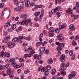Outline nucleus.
Here are the masks:
<instances>
[{
  "label": "nucleus",
  "instance_id": "obj_1",
  "mask_svg": "<svg viewBox=\"0 0 79 79\" xmlns=\"http://www.w3.org/2000/svg\"><path fill=\"white\" fill-rule=\"evenodd\" d=\"M15 45L16 44L14 43H12V42L11 41L7 43V47H8L9 48H13V47H15Z\"/></svg>",
  "mask_w": 79,
  "mask_h": 79
},
{
  "label": "nucleus",
  "instance_id": "obj_2",
  "mask_svg": "<svg viewBox=\"0 0 79 79\" xmlns=\"http://www.w3.org/2000/svg\"><path fill=\"white\" fill-rule=\"evenodd\" d=\"M76 76V73L74 71H72L71 73L69 75V79H71L73 77H74Z\"/></svg>",
  "mask_w": 79,
  "mask_h": 79
},
{
  "label": "nucleus",
  "instance_id": "obj_3",
  "mask_svg": "<svg viewBox=\"0 0 79 79\" xmlns=\"http://www.w3.org/2000/svg\"><path fill=\"white\" fill-rule=\"evenodd\" d=\"M17 6H18V8H19V9H21V8L24 5L23 4V2H19L17 3Z\"/></svg>",
  "mask_w": 79,
  "mask_h": 79
},
{
  "label": "nucleus",
  "instance_id": "obj_4",
  "mask_svg": "<svg viewBox=\"0 0 79 79\" xmlns=\"http://www.w3.org/2000/svg\"><path fill=\"white\" fill-rule=\"evenodd\" d=\"M62 34L60 33L59 35L57 36V38L58 39V40H64V37L62 36Z\"/></svg>",
  "mask_w": 79,
  "mask_h": 79
},
{
  "label": "nucleus",
  "instance_id": "obj_5",
  "mask_svg": "<svg viewBox=\"0 0 79 79\" xmlns=\"http://www.w3.org/2000/svg\"><path fill=\"white\" fill-rule=\"evenodd\" d=\"M67 27V25L66 23H64L63 25H60L59 27V29H63Z\"/></svg>",
  "mask_w": 79,
  "mask_h": 79
},
{
  "label": "nucleus",
  "instance_id": "obj_6",
  "mask_svg": "<svg viewBox=\"0 0 79 79\" xmlns=\"http://www.w3.org/2000/svg\"><path fill=\"white\" fill-rule=\"evenodd\" d=\"M65 58V55L62 54L60 56V60L62 63H63L64 61V59Z\"/></svg>",
  "mask_w": 79,
  "mask_h": 79
},
{
  "label": "nucleus",
  "instance_id": "obj_7",
  "mask_svg": "<svg viewBox=\"0 0 79 79\" xmlns=\"http://www.w3.org/2000/svg\"><path fill=\"white\" fill-rule=\"evenodd\" d=\"M66 13H68L69 14H73V11L71 8H69L67 9L66 10Z\"/></svg>",
  "mask_w": 79,
  "mask_h": 79
},
{
  "label": "nucleus",
  "instance_id": "obj_8",
  "mask_svg": "<svg viewBox=\"0 0 79 79\" xmlns=\"http://www.w3.org/2000/svg\"><path fill=\"white\" fill-rule=\"evenodd\" d=\"M7 74H8V75H10L11 74L13 73V71H11V69L10 68L7 69Z\"/></svg>",
  "mask_w": 79,
  "mask_h": 79
},
{
  "label": "nucleus",
  "instance_id": "obj_9",
  "mask_svg": "<svg viewBox=\"0 0 79 79\" xmlns=\"http://www.w3.org/2000/svg\"><path fill=\"white\" fill-rule=\"evenodd\" d=\"M11 22V20H9L7 21V23H6L5 24V25L4 26V27L5 28H6L5 27H8L10 26V23Z\"/></svg>",
  "mask_w": 79,
  "mask_h": 79
},
{
  "label": "nucleus",
  "instance_id": "obj_10",
  "mask_svg": "<svg viewBox=\"0 0 79 79\" xmlns=\"http://www.w3.org/2000/svg\"><path fill=\"white\" fill-rule=\"evenodd\" d=\"M32 50V48L30 47H28V48H24V51L26 52H27L29 51V50Z\"/></svg>",
  "mask_w": 79,
  "mask_h": 79
},
{
  "label": "nucleus",
  "instance_id": "obj_11",
  "mask_svg": "<svg viewBox=\"0 0 79 79\" xmlns=\"http://www.w3.org/2000/svg\"><path fill=\"white\" fill-rule=\"evenodd\" d=\"M27 21V20L25 19L24 20L22 21V22H20V25L22 26V25H24L26 24V22Z\"/></svg>",
  "mask_w": 79,
  "mask_h": 79
},
{
  "label": "nucleus",
  "instance_id": "obj_12",
  "mask_svg": "<svg viewBox=\"0 0 79 79\" xmlns=\"http://www.w3.org/2000/svg\"><path fill=\"white\" fill-rule=\"evenodd\" d=\"M1 56L3 57V58H5L6 56V54L4 53V51H2L1 52L0 56Z\"/></svg>",
  "mask_w": 79,
  "mask_h": 79
},
{
  "label": "nucleus",
  "instance_id": "obj_13",
  "mask_svg": "<svg viewBox=\"0 0 79 79\" xmlns=\"http://www.w3.org/2000/svg\"><path fill=\"white\" fill-rule=\"evenodd\" d=\"M30 4V1H27L26 2L25 4V6L26 7H27V6H29Z\"/></svg>",
  "mask_w": 79,
  "mask_h": 79
},
{
  "label": "nucleus",
  "instance_id": "obj_14",
  "mask_svg": "<svg viewBox=\"0 0 79 79\" xmlns=\"http://www.w3.org/2000/svg\"><path fill=\"white\" fill-rule=\"evenodd\" d=\"M45 50V47H41L39 49V51H40V52H44Z\"/></svg>",
  "mask_w": 79,
  "mask_h": 79
},
{
  "label": "nucleus",
  "instance_id": "obj_15",
  "mask_svg": "<svg viewBox=\"0 0 79 79\" xmlns=\"http://www.w3.org/2000/svg\"><path fill=\"white\" fill-rule=\"evenodd\" d=\"M13 42H19V40H18V38L17 37H15L12 40Z\"/></svg>",
  "mask_w": 79,
  "mask_h": 79
},
{
  "label": "nucleus",
  "instance_id": "obj_16",
  "mask_svg": "<svg viewBox=\"0 0 79 79\" xmlns=\"http://www.w3.org/2000/svg\"><path fill=\"white\" fill-rule=\"evenodd\" d=\"M69 29L70 31H74L75 28H74V25L73 24H71L70 25Z\"/></svg>",
  "mask_w": 79,
  "mask_h": 79
},
{
  "label": "nucleus",
  "instance_id": "obj_17",
  "mask_svg": "<svg viewBox=\"0 0 79 79\" xmlns=\"http://www.w3.org/2000/svg\"><path fill=\"white\" fill-rule=\"evenodd\" d=\"M49 31H51L52 32H53L55 31V28L53 27H51L49 29Z\"/></svg>",
  "mask_w": 79,
  "mask_h": 79
},
{
  "label": "nucleus",
  "instance_id": "obj_18",
  "mask_svg": "<svg viewBox=\"0 0 79 79\" xmlns=\"http://www.w3.org/2000/svg\"><path fill=\"white\" fill-rule=\"evenodd\" d=\"M27 17V15L26 14H23L21 15V18H24V19H25Z\"/></svg>",
  "mask_w": 79,
  "mask_h": 79
},
{
  "label": "nucleus",
  "instance_id": "obj_19",
  "mask_svg": "<svg viewBox=\"0 0 79 79\" xmlns=\"http://www.w3.org/2000/svg\"><path fill=\"white\" fill-rule=\"evenodd\" d=\"M48 64L53 63V60L52 59H49L48 60Z\"/></svg>",
  "mask_w": 79,
  "mask_h": 79
},
{
  "label": "nucleus",
  "instance_id": "obj_20",
  "mask_svg": "<svg viewBox=\"0 0 79 79\" xmlns=\"http://www.w3.org/2000/svg\"><path fill=\"white\" fill-rule=\"evenodd\" d=\"M11 27L13 30H14L16 28V25L15 24H13L11 26Z\"/></svg>",
  "mask_w": 79,
  "mask_h": 79
},
{
  "label": "nucleus",
  "instance_id": "obj_21",
  "mask_svg": "<svg viewBox=\"0 0 79 79\" xmlns=\"http://www.w3.org/2000/svg\"><path fill=\"white\" fill-rule=\"evenodd\" d=\"M31 57V54H26L25 56H24V57L25 58H27V57Z\"/></svg>",
  "mask_w": 79,
  "mask_h": 79
},
{
  "label": "nucleus",
  "instance_id": "obj_22",
  "mask_svg": "<svg viewBox=\"0 0 79 79\" xmlns=\"http://www.w3.org/2000/svg\"><path fill=\"white\" fill-rule=\"evenodd\" d=\"M10 37H11V36H10V35H9L7 37H5L4 38V40H8V39H10Z\"/></svg>",
  "mask_w": 79,
  "mask_h": 79
},
{
  "label": "nucleus",
  "instance_id": "obj_23",
  "mask_svg": "<svg viewBox=\"0 0 79 79\" xmlns=\"http://www.w3.org/2000/svg\"><path fill=\"white\" fill-rule=\"evenodd\" d=\"M56 49L58 52H59V51H61V50H62V49L61 48V47L59 46L56 48Z\"/></svg>",
  "mask_w": 79,
  "mask_h": 79
},
{
  "label": "nucleus",
  "instance_id": "obj_24",
  "mask_svg": "<svg viewBox=\"0 0 79 79\" xmlns=\"http://www.w3.org/2000/svg\"><path fill=\"white\" fill-rule=\"evenodd\" d=\"M40 14V12H36L35 13V14L34 15L35 16V17L37 16H39V15Z\"/></svg>",
  "mask_w": 79,
  "mask_h": 79
},
{
  "label": "nucleus",
  "instance_id": "obj_25",
  "mask_svg": "<svg viewBox=\"0 0 79 79\" xmlns=\"http://www.w3.org/2000/svg\"><path fill=\"white\" fill-rule=\"evenodd\" d=\"M40 69H41V72L42 73H44L45 71V70L44 69V68L42 67H40Z\"/></svg>",
  "mask_w": 79,
  "mask_h": 79
},
{
  "label": "nucleus",
  "instance_id": "obj_26",
  "mask_svg": "<svg viewBox=\"0 0 79 79\" xmlns=\"http://www.w3.org/2000/svg\"><path fill=\"white\" fill-rule=\"evenodd\" d=\"M56 70L55 69H52V75H54L55 74V73H56Z\"/></svg>",
  "mask_w": 79,
  "mask_h": 79
},
{
  "label": "nucleus",
  "instance_id": "obj_27",
  "mask_svg": "<svg viewBox=\"0 0 79 79\" xmlns=\"http://www.w3.org/2000/svg\"><path fill=\"white\" fill-rule=\"evenodd\" d=\"M72 44L73 45H74V46L77 45V43L75 40H73L72 41Z\"/></svg>",
  "mask_w": 79,
  "mask_h": 79
},
{
  "label": "nucleus",
  "instance_id": "obj_28",
  "mask_svg": "<svg viewBox=\"0 0 79 79\" xmlns=\"http://www.w3.org/2000/svg\"><path fill=\"white\" fill-rule=\"evenodd\" d=\"M59 47H61L62 48L64 47V44L63 43H60V44H59Z\"/></svg>",
  "mask_w": 79,
  "mask_h": 79
},
{
  "label": "nucleus",
  "instance_id": "obj_29",
  "mask_svg": "<svg viewBox=\"0 0 79 79\" xmlns=\"http://www.w3.org/2000/svg\"><path fill=\"white\" fill-rule=\"evenodd\" d=\"M4 3H3V2L1 3L0 4V8H3L4 6Z\"/></svg>",
  "mask_w": 79,
  "mask_h": 79
},
{
  "label": "nucleus",
  "instance_id": "obj_30",
  "mask_svg": "<svg viewBox=\"0 0 79 79\" xmlns=\"http://www.w3.org/2000/svg\"><path fill=\"white\" fill-rule=\"evenodd\" d=\"M61 16V14L60 12H57L56 13V16L57 18H60Z\"/></svg>",
  "mask_w": 79,
  "mask_h": 79
},
{
  "label": "nucleus",
  "instance_id": "obj_31",
  "mask_svg": "<svg viewBox=\"0 0 79 79\" xmlns=\"http://www.w3.org/2000/svg\"><path fill=\"white\" fill-rule=\"evenodd\" d=\"M56 10H55V9L52 10L51 11V13L52 15H53V14H55V13H56Z\"/></svg>",
  "mask_w": 79,
  "mask_h": 79
},
{
  "label": "nucleus",
  "instance_id": "obj_32",
  "mask_svg": "<svg viewBox=\"0 0 79 79\" xmlns=\"http://www.w3.org/2000/svg\"><path fill=\"white\" fill-rule=\"evenodd\" d=\"M16 65L17 64L16 63H15V62H13L12 63V65L14 67H16Z\"/></svg>",
  "mask_w": 79,
  "mask_h": 79
},
{
  "label": "nucleus",
  "instance_id": "obj_33",
  "mask_svg": "<svg viewBox=\"0 0 79 79\" xmlns=\"http://www.w3.org/2000/svg\"><path fill=\"white\" fill-rule=\"evenodd\" d=\"M61 74L63 76H65L66 74V72H64V71H62L61 72Z\"/></svg>",
  "mask_w": 79,
  "mask_h": 79
},
{
  "label": "nucleus",
  "instance_id": "obj_34",
  "mask_svg": "<svg viewBox=\"0 0 79 79\" xmlns=\"http://www.w3.org/2000/svg\"><path fill=\"white\" fill-rule=\"evenodd\" d=\"M5 69V66H4L0 65V70Z\"/></svg>",
  "mask_w": 79,
  "mask_h": 79
},
{
  "label": "nucleus",
  "instance_id": "obj_35",
  "mask_svg": "<svg viewBox=\"0 0 79 79\" xmlns=\"http://www.w3.org/2000/svg\"><path fill=\"white\" fill-rule=\"evenodd\" d=\"M44 74L45 76H47L49 74V71L48 70H47L45 72Z\"/></svg>",
  "mask_w": 79,
  "mask_h": 79
},
{
  "label": "nucleus",
  "instance_id": "obj_36",
  "mask_svg": "<svg viewBox=\"0 0 79 79\" xmlns=\"http://www.w3.org/2000/svg\"><path fill=\"white\" fill-rule=\"evenodd\" d=\"M69 54L70 56H72L73 55V51H70L69 52Z\"/></svg>",
  "mask_w": 79,
  "mask_h": 79
},
{
  "label": "nucleus",
  "instance_id": "obj_37",
  "mask_svg": "<svg viewBox=\"0 0 79 79\" xmlns=\"http://www.w3.org/2000/svg\"><path fill=\"white\" fill-rule=\"evenodd\" d=\"M61 70H63V71H65V70L66 69L65 68L64 66H62L61 67Z\"/></svg>",
  "mask_w": 79,
  "mask_h": 79
},
{
  "label": "nucleus",
  "instance_id": "obj_38",
  "mask_svg": "<svg viewBox=\"0 0 79 79\" xmlns=\"http://www.w3.org/2000/svg\"><path fill=\"white\" fill-rule=\"evenodd\" d=\"M34 20L35 21H39V18L37 17V16H36L34 18Z\"/></svg>",
  "mask_w": 79,
  "mask_h": 79
},
{
  "label": "nucleus",
  "instance_id": "obj_39",
  "mask_svg": "<svg viewBox=\"0 0 79 79\" xmlns=\"http://www.w3.org/2000/svg\"><path fill=\"white\" fill-rule=\"evenodd\" d=\"M23 39V36H19L18 37V40H22Z\"/></svg>",
  "mask_w": 79,
  "mask_h": 79
},
{
  "label": "nucleus",
  "instance_id": "obj_40",
  "mask_svg": "<svg viewBox=\"0 0 79 79\" xmlns=\"http://www.w3.org/2000/svg\"><path fill=\"white\" fill-rule=\"evenodd\" d=\"M41 55H39L37 56V60H40L41 59Z\"/></svg>",
  "mask_w": 79,
  "mask_h": 79
},
{
  "label": "nucleus",
  "instance_id": "obj_41",
  "mask_svg": "<svg viewBox=\"0 0 79 79\" xmlns=\"http://www.w3.org/2000/svg\"><path fill=\"white\" fill-rule=\"evenodd\" d=\"M20 10H21V9H19L18 7L15 8V11H20Z\"/></svg>",
  "mask_w": 79,
  "mask_h": 79
},
{
  "label": "nucleus",
  "instance_id": "obj_42",
  "mask_svg": "<svg viewBox=\"0 0 79 79\" xmlns=\"http://www.w3.org/2000/svg\"><path fill=\"white\" fill-rule=\"evenodd\" d=\"M55 32H56V33H59V32H60V30H59V29H58L56 28L55 29Z\"/></svg>",
  "mask_w": 79,
  "mask_h": 79
},
{
  "label": "nucleus",
  "instance_id": "obj_43",
  "mask_svg": "<svg viewBox=\"0 0 79 79\" xmlns=\"http://www.w3.org/2000/svg\"><path fill=\"white\" fill-rule=\"evenodd\" d=\"M54 35V33L53 32H52L49 35V37H53Z\"/></svg>",
  "mask_w": 79,
  "mask_h": 79
},
{
  "label": "nucleus",
  "instance_id": "obj_44",
  "mask_svg": "<svg viewBox=\"0 0 79 79\" xmlns=\"http://www.w3.org/2000/svg\"><path fill=\"white\" fill-rule=\"evenodd\" d=\"M7 31L9 32H11L13 31V29L11 28H9L7 30Z\"/></svg>",
  "mask_w": 79,
  "mask_h": 79
},
{
  "label": "nucleus",
  "instance_id": "obj_45",
  "mask_svg": "<svg viewBox=\"0 0 79 79\" xmlns=\"http://www.w3.org/2000/svg\"><path fill=\"white\" fill-rule=\"evenodd\" d=\"M19 60L20 62H24V60H23V59H22V58H19Z\"/></svg>",
  "mask_w": 79,
  "mask_h": 79
},
{
  "label": "nucleus",
  "instance_id": "obj_46",
  "mask_svg": "<svg viewBox=\"0 0 79 79\" xmlns=\"http://www.w3.org/2000/svg\"><path fill=\"white\" fill-rule=\"evenodd\" d=\"M60 10V7H57L55 9V10L56 11H59Z\"/></svg>",
  "mask_w": 79,
  "mask_h": 79
},
{
  "label": "nucleus",
  "instance_id": "obj_47",
  "mask_svg": "<svg viewBox=\"0 0 79 79\" xmlns=\"http://www.w3.org/2000/svg\"><path fill=\"white\" fill-rule=\"evenodd\" d=\"M51 68V67L49 65L47 66L46 68V69H47V70H49V69H50Z\"/></svg>",
  "mask_w": 79,
  "mask_h": 79
},
{
  "label": "nucleus",
  "instance_id": "obj_48",
  "mask_svg": "<svg viewBox=\"0 0 79 79\" xmlns=\"http://www.w3.org/2000/svg\"><path fill=\"white\" fill-rule=\"evenodd\" d=\"M6 54L7 57H10V54L8 53V52H6Z\"/></svg>",
  "mask_w": 79,
  "mask_h": 79
},
{
  "label": "nucleus",
  "instance_id": "obj_49",
  "mask_svg": "<svg viewBox=\"0 0 79 79\" xmlns=\"http://www.w3.org/2000/svg\"><path fill=\"white\" fill-rule=\"evenodd\" d=\"M34 5H35V3H34V2H31L30 4V6H34Z\"/></svg>",
  "mask_w": 79,
  "mask_h": 79
},
{
  "label": "nucleus",
  "instance_id": "obj_50",
  "mask_svg": "<svg viewBox=\"0 0 79 79\" xmlns=\"http://www.w3.org/2000/svg\"><path fill=\"white\" fill-rule=\"evenodd\" d=\"M38 55L37 54H34V59H36V58H37V56H38Z\"/></svg>",
  "mask_w": 79,
  "mask_h": 79
},
{
  "label": "nucleus",
  "instance_id": "obj_51",
  "mask_svg": "<svg viewBox=\"0 0 79 79\" xmlns=\"http://www.w3.org/2000/svg\"><path fill=\"white\" fill-rule=\"evenodd\" d=\"M75 58H76V56H75V55H73L71 59L72 60H75Z\"/></svg>",
  "mask_w": 79,
  "mask_h": 79
},
{
  "label": "nucleus",
  "instance_id": "obj_52",
  "mask_svg": "<svg viewBox=\"0 0 79 79\" xmlns=\"http://www.w3.org/2000/svg\"><path fill=\"white\" fill-rule=\"evenodd\" d=\"M31 55H34V54L35 53V52L34 50H32L31 52Z\"/></svg>",
  "mask_w": 79,
  "mask_h": 79
},
{
  "label": "nucleus",
  "instance_id": "obj_53",
  "mask_svg": "<svg viewBox=\"0 0 79 79\" xmlns=\"http://www.w3.org/2000/svg\"><path fill=\"white\" fill-rule=\"evenodd\" d=\"M64 0H59L58 1V3H59L60 4V3H63V2H64Z\"/></svg>",
  "mask_w": 79,
  "mask_h": 79
},
{
  "label": "nucleus",
  "instance_id": "obj_54",
  "mask_svg": "<svg viewBox=\"0 0 79 79\" xmlns=\"http://www.w3.org/2000/svg\"><path fill=\"white\" fill-rule=\"evenodd\" d=\"M14 3H15V4H16V5H17L18 3L19 2H18V1H17V0H14Z\"/></svg>",
  "mask_w": 79,
  "mask_h": 79
},
{
  "label": "nucleus",
  "instance_id": "obj_55",
  "mask_svg": "<svg viewBox=\"0 0 79 79\" xmlns=\"http://www.w3.org/2000/svg\"><path fill=\"white\" fill-rule=\"evenodd\" d=\"M76 12L79 13V8L77 7L76 9Z\"/></svg>",
  "mask_w": 79,
  "mask_h": 79
},
{
  "label": "nucleus",
  "instance_id": "obj_56",
  "mask_svg": "<svg viewBox=\"0 0 79 79\" xmlns=\"http://www.w3.org/2000/svg\"><path fill=\"white\" fill-rule=\"evenodd\" d=\"M79 35H77L76 36V37L75 38V40H77V39H79Z\"/></svg>",
  "mask_w": 79,
  "mask_h": 79
},
{
  "label": "nucleus",
  "instance_id": "obj_57",
  "mask_svg": "<svg viewBox=\"0 0 79 79\" xmlns=\"http://www.w3.org/2000/svg\"><path fill=\"white\" fill-rule=\"evenodd\" d=\"M48 25L50 26H52V22L51 21H49L48 23Z\"/></svg>",
  "mask_w": 79,
  "mask_h": 79
},
{
  "label": "nucleus",
  "instance_id": "obj_58",
  "mask_svg": "<svg viewBox=\"0 0 79 79\" xmlns=\"http://www.w3.org/2000/svg\"><path fill=\"white\" fill-rule=\"evenodd\" d=\"M78 17H79L78 15H75V16H74V18L76 19H77Z\"/></svg>",
  "mask_w": 79,
  "mask_h": 79
},
{
  "label": "nucleus",
  "instance_id": "obj_59",
  "mask_svg": "<svg viewBox=\"0 0 79 79\" xmlns=\"http://www.w3.org/2000/svg\"><path fill=\"white\" fill-rule=\"evenodd\" d=\"M76 6L77 7H79V2H77L76 3Z\"/></svg>",
  "mask_w": 79,
  "mask_h": 79
},
{
  "label": "nucleus",
  "instance_id": "obj_60",
  "mask_svg": "<svg viewBox=\"0 0 79 79\" xmlns=\"http://www.w3.org/2000/svg\"><path fill=\"white\" fill-rule=\"evenodd\" d=\"M36 45L38 46H40V42H38L36 43Z\"/></svg>",
  "mask_w": 79,
  "mask_h": 79
},
{
  "label": "nucleus",
  "instance_id": "obj_61",
  "mask_svg": "<svg viewBox=\"0 0 79 79\" xmlns=\"http://www.w3.org/2000/svg\"><path fill=\"white\" fill-rule=\"evenodd\" d=\"M2 49H3V50H5V46L4 45H3L2 46Z\"/></svg>",
  "mask_w": 79,
  "mask_h": 79
},
{
  "label": "nucleus",
  "instance_id": "obj_62",
  "mask_svg": "<svg viewBox=\"0 0 79 79\" xmlns=\"http://www.w3.org/2000/svg\"><path fill=\"white\" fill-rule=\"evenodd\" d=\"M31 19H28L27 21V23H30V22H31Z\"/></svg>",
  "mask_w": 79,
  "mask_h": 79
},
{
  "label": "nucleus",
  "instance_id": "obj_63",
  "mask_svg": "<svg viewBox=\"0 0 79 79\" xmlns=\"http://www.w3.org/2000/svg\"><path fill=\"white\" fill-rule=\"evenodd\" d=\"M26 40H30V37H26Z\"/></svg>",
  "mask_w": 79,
  "mask_h": 79
},
{
  "label": "nucleus",
  "instance_id": "obj_64",
  "mask_svg": "<svg viewBox=\"0 0 79 79\" xmlns=\"http://www.w3.org/2000/svg\"><path fill=\"white\" fill-rule=\"evenodd\" d=\"M74 36H72L69 38V39H74Z\"/></svg>",
  "mask_w": 79,
  "mask_h": 79
}]
</instances>
